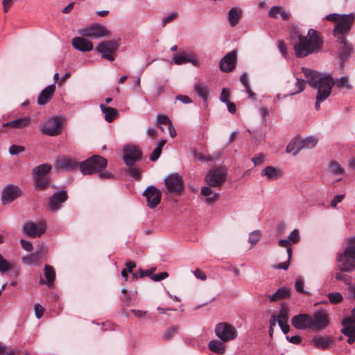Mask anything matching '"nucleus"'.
I'll use <instances>...</instances> for the list:
<instances>
[{"mask_svg":"<svg viewBox=\"0 0 355 355\" xmlns=\"http://www.w3.org/2000/svg\"><path fill=\"white\" fill-rule=\"evenodd\" d=\"M307 78L308 84L313 88H318L315 107L317 110L320 108V103L325 101L331 92L332 87L336 85L340 89H352V86L347 76H343L336 82L331 76H324L316 71L302 69Z\"/></svg>","mask_w":355,"mask_h":355,"instance_id":"obj_1","label":"nucleus"},{"mask_svg":"<svg viewBox=\"0 0 355 355\" xmlns=\"http://www.w3.org/2000/svg\"><path fill=\"white\" fill-rule=\"evenodd\" d=\"M291 324L297 329H309L315 332L321 331L329 326V314L325 309L318 310L312 315L300 313L293 317Z\"/></svg>","mask_w":355,"mask_h":355,"instance_id":"obj_2","label":"nucleus"},{"mask_svg":"<svg viewBox=\"0 0 355 355\" xmlns=\"http://www.w3.org/2000/svg\"><path fill=\"white\" fill-rule=\"evenodd\" d=\"M299 42L294 45L297 58H304L311 53L318 52L322 47L323 40L320 33L311 28L306 36L299 35Z\"/></svg>","mask_w":355,"mask_h":355,"instance_id":"obj_3","label":"nucleus"},{"mask_svg":"<svg viewBox=\"0 0 355 355\" xmlns=\"http://www.w3.org/2000/svg\"><path fill=\"white\" fill-rule=\"evenodd\" d=\"M107 164V161L105 158L99 155H93L80 164V170L84 175H90L101 171Z\"/></svg>","mask_w":355,"mask_h":355,"instance_id":"obj_4","label":"nucleus"},{"mask_svg":"<svg viewBox=\"0 0 355 355\" xmlns=\"http://www.w3.org/2000/svg\"><path fill=\"white\" fill-rule=\"evenodd\" d=\"M52 166L49 164H42L33 170L35 186L37 189L43 190L49 186L51 180L47 176Z\"/></svg>","mask_w":355,"mask_h":355,"instance_id":"obj_5","label":"nucleus"},{"mask_svg":"<svg viewBox=\"0 0 355 355\" xmlns=\"http://www.w3.org/2000/svg\"><path fill=\"white\" fill-rule=\"evenodd\" d=\"M214 333L223 343L234 340L238 336L236 329L232 324L225 322L218 323L215 327Z\"/></svg>","mask_w":355,"mask_h":355,"instance_id":"obj_6","label":"nucleus"},{"mask_svg":"<svg viewBox=\"0 0 355 355\" xmlns=\"http://www.w3.org/2000/svg\"><path fill=\"white\" fill-rule=\"evenodd\" d=\"M355 21V15H344L342 19L335 25L334 28V35L337 39L345 38V35L348 34L351 26Z\"/></svg>","mask_w":355,"mask_h":355,"instance_id":"obj_7","label":"nucleus"},{"mask_svg":"<svg viewBox=\"0 0 355 355\" xmlns=\"http://www.w3.org/2000/svg\"><path fill=\"white\" fill-rule=\"evenodd\" d=\"M78 33L83 36L97 39L110 35V31L103 25L94 24L78 30Z\"/></svg>","mask_w":355,"mask_h":355,"instance_id":"obj_8","label":"nucleus"},{"mask_svg":"<svg viewBox=\"0 0 355 355\" xmlns=\"http://www.w3.org/2000/svg\"><path fill=\"white\" fill-rule=\"evenodd\" d=\"M227 171L223 168H214L207 174L205 180L207 184L214 187H220L225 182Z\"/></svg>","mask_w":355,"mask_h":355,"instance_id":"obj_9","label":"nucleus"},{"mask_svg":"<svg viewBox=\"0 0 355 355\" xmlns=\"http://www.w3.org/2000/svg\"><path fill=\"white\" fill-rule=\"evenodd\" d=\"M62 121L58 116H53L44 121L40 125L41 131L49 136H55L61 132Z\"/></svg>","mask_w":355,"mask_h":355,"instance_id":"obj_10","label":"nucleus"},{"mask_svg":"<svg viewBox=\"0 0 355 355\" xmlns=\"http://www.w3.org/2000/svg\"><path fill=\"white\" fill-rule=\"evenodd\" d=\"M142 159V153L140 149L134 145H126L123 150V159L128 166H133L137 162Z\"/></svg>","mask_w":355,"mask_h":355,"instance_id":"obj_11","label":"nucleus"},{"mask_svg":"<svg viewBox=\"0 0 355 355\" xmlns=\"http://www.w3.org/2000/svg\"><path fill=\"white\" fill-rule=\"evenodd\" d=\"M118 42L116 41H103L96 47V51L101 53L102 58L110 61L114 60V53L117 50Z\"/></svg>","mask_w":355,"mask_h":355,"instance_id":"obj_12","label":"nucleus"},{"mask_svg":"<svg viewBox=\"0 0 355 355\" xmlns=\"http://www.w3.org/2000/svg\"><path fill=\"white\" fill-rule=\"evenodd\" d=\"M164 184L170 193H179L184 190L182 178L177 173L169 174L164 179Z\"/></svg>","mask_w":355,"mask_h":355,"instance_id":"obj_13","label":"nucleus"},{"mask_svg":"<svg viewBox=\"0 0 355 355\" xmlns=\"http://www.w3.org/2000/svg\"><path fill=\"white\" fill-rule=\"evenodd\" d=\"M46 228L44 222L40 221L38 223L28 222L26 223L22 227L23 232L29 237L37 238L42 235Z\"/></svg>","mask_w":355,"mask_h":355,"instance_id":"obj_14","label":"nucleus"},{"mask_svg":"<svg viewBox=\"0 0 355 355\" xmlns=\"http://www.w3.org/2000/svg\"><path fill=\"white\" fill-rule=\"evenodd\" d=\"M336 261L341 272H350L355 270V257L346 253L345 250L338 254Z\"/></svg>","mask_w":355,"mask_h":355,"instance_id":"obj_15","label":"nucleus"},{"mask_svg":"<svg viewBox=\"0 0 355 355\" xmlns=\"http://www.w3.org/2000/svg\"><path fill=\"white\" fill-rule=\"evenodd\" d=\"M143 195L146 198L147 205L151 209L156 207L160 202L162 193L155 186L148 187Z\"/></svg>","mask_w":355,"mask_h":355,"instance_id":"obj_16","label":"nucleus"},{"mask_svg":"<svg viewBox=\"0 0 355 355\" xmlns=\"http://www.w3.org/2000/svg\"><path fill=\"white\" fill-rule=\"evenodd\" d=\"M343 327L342 333L348 337L347 343L353 344L355 342V318L347 317L342 320Z\"/></svg>","mask_w":355,"mask_h":355,"instance_id":"obj_17","label":"nucleus"},{"mask_svg":"<svg viewBox=\"0 0 355 355\" xmlns=\"http://www.w3.org/2000/svg\"><path fill=\"white\" fill-rule=\"evenodd\" d=\"M21 191L20 189L15 185L9 184L5 187L1 193V201L3 205H7L12 202L17 197L20 196Z\"/></svg>","mask_w":355,"mask_h":355,"instance_id":"obj_18","label":"nucleus"},{"mask_svg":"<svg viewBox=\"0 0 355 355\" xmlns=\"http://www.w3.org/2000/svg\"><path fill=\"white\" fill-rule=\"evenodd\" d=\"M237 53L235 50L226 54L220 61L219 67L225 72L232 71L236 66Z\"/></svg>","mask_w":355,"mask_h":355,"instance_id":"obj_19","label":"nucleus"},{"mask_svg":"<svg viewBox=\"0 0 355 355\" xmlns=\"http://www.w3.org/2000/svg\"><path fill=\"white\" fill-rule=\"evenodd\" d=\"M68 198L66 191H61L53 193L49 198V206L53 211H58Z\"/></svg>","mask_w":355,"mask_h":355,"instance_id":"obj_20","label":"nucleus"},{"mask_svg":"<svg viewBox=\"0 0 355 355\" xmlns=\"http://www.w3.org/2000/svg\"><path fill=\"white\" fill-rule=\"evenodd\" d=\"M78 162L70 157H62L56 160L55 167L58 170H63L66 171H73L77 168Z\"/></svg>","mask_w":355,"mask_h":355,"instance_id":"obj_21","label":"nucleus"},{"mask_svg":"<svg viewBox=\"0 0 355 355\" xmlns=\"http://www.w3.org/2000/svg\"><path fill=\"white\" fill-rule=\"evenodd\" d=\"M73 46L80 51H90L93 49V44L83 37H76L72 40Z\"/></svg>","mask_w":355,"mask_h":355,"instance_id":"obj_22","label":"nucleus"},{"mask_svg":"<svg viewBox=\"0 0 355 355\" xmlns=\"http://www.w3.org/2000/svg\"><path fill=\"white\" fill-rule=\"evenodd\" d=\"M55 92V85H51L47 86L43 89L37 98V103L40 105L46 104L51 98Z\"/></svg>","mask_w":355,"mask_h":355,"instance_id":"obj_23","label":"nucleus"},{"mask_svg":"<svg viewBox=\"0 0 355 355\" xmlns=\"http://www.w3.org/2000/svg\"><path fill=\"white\" fill-rule=\"evenodd\" d=\"M171 62L180 65L187 62H191L194 65L197 64V62L192 55H189L187 52H181L174 54L171 59Z\"/></svg>","mask_w":355,"mask_h":355,"instance_id":"obj_24","label":"nucleus"},{"mask_svg":"<svg viewBox=\"0 0 355 355\" xmlns=\"http://www.w3.org/2000/svg\"><path fill=\"white\" fill-rule=\"evenodd\" d=\"M44 272L46 281L41 278L40 280V284H46L49 288H51L54 284L55 279V270L53 266L46 264L44 266Z\"/></svg>","mask_w":355,"mask_h":355,"instance_id":"obj_25","label":"nucleus"},{"mask_svg":"<svg viewBox=\"0 0 355 355\" xmlns=\"http://www.w3.org/2000/svg\"><path fill=\"white\" fill-rule=\"evenodd\" d=\"M31 118L26 116L24 118L17 119L15 120L7 122L3 125V127H10L15 129H21L29 124Z\"/></svg>","mask_w":355,"mask_h":355,"instance_id":"obj_26","label":"nucleus"},{"mask_svg":"<svg viewBox=\"0 0 355 355\" xmlns=\"http://www.w3.org/2000/svg\"><path fill=\"white\" fill-rule=\"evenodd\" d=\"M278 15H280L283 20H287L291 17V13L283 10L281 6H272L268 11V16L272 18H277Z\"/></svg>","mask_w":355,"mask_h":355,"instance_id":"obj_27","label":"nucleus"},{"mask_svg":"<svg viewBox=\"0 0 355 355\" xmlns=\"http://www.w3.org/2000/svg\"><path fill=\"white\" fill-rule=\"evenodd\" d=\"M194 90L204 101H207L209 96V87L207 85L201 81H198L194 85Z\"/></svg>","mask_w":355,"mask_h":355,"instance_id":"obj_28","label":"nucleus"},{"mask_svg":"<svg viewBox=\"0 0 355 355\" xmlns=\"http://www.w3.org/2000/svg\"><path fill=\"white\" fill-rule=\"evenodd\" d=\"M338 41L340 44H342L339 57L340 59L343 61L351 54L352 51V46L347 42L345 38H343V41L342 39H338Z\"/></svg>","mask_w":355,"mask_h":355,"instance_id":"obj_29","label":"nucleus"},{"mask_svg":"<svg viewBox=\"0 0 355 355\" xmlns=\"http://www.w3.org/2000/svg\"><path fill=\"white\" fill-rule=\"evenodd\" d=\"M100 108L105 114V120L109 123L112 122L118 116V111L115 108L107 107L103 104L100 105Z\"/></svg>","mask_w":355,"mask_h":355,"instance_id":"obj_30","label":"nucleus"},{"mask_svg":"<svg viewBox=\"0 0 355 355\" xmlns=\"http://www.w3.org/2000/svg\"><path fill=\"white\" fill-rule=\"evenodd\" d=\"M241 10L238 8H232L229 10L227 17L232 26H235L238 24L241 17Z\"/></svg>","mask_w":355,"mask_h":355,"instance_id":"obj_31","label":"nucleus"},{"mask_svg":"<svg viewBox=\"0 0 355 355\" xmlns=\"http://www.w3.org/2000/svg\"><path fill=\"white\" fill-rule=\"evenodd\" d=\"M331 343V340L327 337H315L311 340V344L315 348L325 349H327Z\"/></svg>","mask_w":355,"mask_h":355,"instance_id":"obj_32","label":"nucleus"},{"mask_svg":"<svg viewBox=\"0 0 355 355\" xmlns=\"http://www.w3.org/2000/svg\"><path fill=\"white\" fill-rule=\"evenodd\" d=\"M301 139L295 138L286 146V152L296 155L300 150L303 149Z\"/></svg>","mask_w":355,"mask_h":355,"instance_id":"obj_33","label":"nucleus"},{"mask_svg":"<svg viewBox=\"0 0 355 355\" xmlns=\"http://www.w3.org/2000/svg\"><path fill=\"white\" fill-rule=\"evenodd\" d=\"M221 340H212L208 344L209 350L218 354H223L225 352V346Z\"/></svg>","mask_w":355,"mask_h":355,"instance_id":"obj_34","label":"nucleus"},{"mask_svg":"<svg viewBox=\"0 0 355 355\" xmlns=\"http://www.w3.org/2000/svg\"><path fill=\"white\" fill-rule=\"evenodd\" d=\"M290 296V289L286 287L279 288L275 293L269 296L271 302H276L279 300L288 297Z\"/></svg>","mask_w":355,"mask_h":355,"instance_id":"obj_35","label":"nucleus"},{"mask_svg":"<svg viewBox=\"0 0 355 355\" xmlns=\"http://www.w3.org/2000/svg\"><path fill=\"white\" fill-rule=\"evenodd\" d=\"M261 175L266 176L269 180H276L280 176V172L275 167L268 166L262 170Z\"/></svg>","mask_w":355,"mask_h":355,"instance_id":"obj_36","label":"nucleus"},{"mask_svg":"<svg viewBox=\"0 0 355 355\" xmlns=\"http://www.w3.org/2000/svg\"><path fill=\"white\" fill-rule=\"evenodd\" d=\"M329 168V171L335 175H343L345 173L344 168L336 161H332Z\"/></svg>","mask_w":355,"mask_h":355,"instance_id":"obj_37","label":"nucleus"},{"mask_svg":"<svg viewBox=\"0 0 355 355\" xmlns=\"http://www.w3.org/2000/svg\"><path fill=\"white\" fill-rule=\"evenodd\" d=\"M41 259L39 253H32L22 257V261L28 265L36 264Z\"/></svg>","mask_w":355,"mask_h":355,"instance_id":"obj_38","label":"nucleus"},{"mask_svg":"<svg viewBox=\"0 0 355 355\" xmlns=\"http://www.w3.org/2000/svg\"><path fill=\"white\" fill-rule=\"evenodd\" d=\"M302 145L303 148H312L315 146L318 143V139L316 137L311 136L305 138L304 139H301Z\"/></svg>","mask_w":355,"mask_h":355,"instance_id":"obj_39","label":"nucleus"},{"mask_svg":"<svg viewBox=\"0 0 355 355\" xmlns=\"http://www.w3.org/2000/svg\"><path fill=\"white\" fill-rule=\"evenodd\" d=\"M171 121L165 114H159L156 119V125L162 131H164V128L159 125H171Z\"/></svg>","mask_w":355,"mask_h":355,"instance_id":"obj_40","label":"nucleus"},{"mask_svg":"<svg viewBox=\"0 0 355 355\" xmlns=\"http://www.w3.org/2000/svg\"><path fill=\"white\" fill-rule=\"evenodd\" d=\"M178 327L176 326L170 327L166 329L162 336L164 340H168L171 339L178 332Z\"/></svg>","mask_w":355,"mask_h":355,"instance_id":"obj_41","label":"nucleus"},{"mask_svg":"<svg viewBox=\"0 0 355 355\" xmlns=\"http://www.w3.org/2000/svg\"><path fill=\"white\" fill-rule=\"evenodd\" d=\"M240 81L245 87L246 92L249 94V97H252V96H254V94L252 93L250 89V86L248 78V74L246 72L242 73V75L240 77Z\"/></svg>","mask_w":355,"mask_h":355,"instance_id":"obj_42","label":"nucleus"},{"mask_svg":"<svg viewBox=\"0 0 355 355\" xmlns=\"http://www.w3.org/2000/svg\"><path fill=\"white\" fill-rule=\"evenodd\" d=\"M12 264L5 259L1 254H0V272L4 273L12 269Z\"/></svg>","mask_w":355,"mask_h":355,"instance_id":"obj_43","label":"nucleus"},{"mask_svg":"<svg viewBox=\"0 0 355 355\" xmlns=\"http://www.w3.org/2000/svg\"><path fill=\"white\" fill-rule=\"evenodd\" d=\"M280 247L285 248L286 249L287 254L288 255V260L291 259L292 255V248L291 243L287 239H280L278 242Z\"/></svg>","mask_w":355,"mask_h":355,"instance_id":"obj_44","label":"nucleus"},{"mask_svg":"<svg viewBox=\"0 0 355 355\" xmlns=\"http://www.w3.org/2000/svg\"><path fill=\"white\" fill-rule=\"evenodd\" d=\"M328 298L331 304H336L343 301V296L340 293L334 292L328 294Z\"/></svg>","mask_w":355,"mask_h":355,"instance_id":"obj_45","label":"nucleus"},{"mask_svg":"<svg viewBox=\"0 0 355 355\" xmlns=\"http://www.w3.org/2000/svg\"><path fill=\"white\" fill-rule=\"evenodd\" d=\"M288 310L286 307H282L279 311V314L277 315V322L281 321L282 322H287V320L288 319Z\"/></svg>","mask_w":355,"mask_h":355,"instance_id":"obj_46","label":"nucleus"},{"mask_svg":"<svg viewBox=\"0 0 355 355\" xmlns=\"http://www.w3.org/2000/svg\"><path fill=\"white\" fill-rule=\"evenodd\" d=\"M345 250H346V253H349L352 257H355V236L348 240L347 245Z\"/></svg>","mask_w":355,"mask_h":355,"instance_id":"obj_47","label":"nucleus"},{"mask_svg":"<svg viewBox=\"0 0 355 355\" xmlns=\"http://www.w3.org/2000/svg\"><path fill=\"white\" fill-rule=\"evenodd\" d=\"M0 355H15V349L0 343Z\"/></svg>","mask_w":355,"mask_h":355,"instance_id":"obj_48","label":"nucleus"},{"mask_svg":"<svg viewBox=\"0 0 355 355\" xmlns=\"http://www.w3.org/2000/svg\"><path fill=\"white\" fill-rule=\"evenodd\" d=\"M260 238L261 234L259 231H254L249 234L248 241L253 246L258 243V241L260 240Z\"/></svg>","mask_w":355,"mask_h":355,"instance_id":"obj_49","label":"nucleus"},{"mask_svg":"<svg viewBox=\"0 0 355 355\" xmlns=\"http://www.w3.org/2000/svg\"><path fill=\"white\" fill-rule=\"evenodd\" d=\"M335 277L338 281H343L346 285H350L352 283L350 276L343 274L340 270L336 274Z\"/></svg>","mask_w":355,"mask_h":355,"instance_id":"obj_50","label":"nucleus"},{"mask_svg":"<svg viewBox=\"0 0 355 355\" xmlns=\"http://www.w3.org/2000/svg\"><path fill=\"white\" fill-rule=\"evenodd\" d=\"M288 238L291 243L294 244L298 243L300 240L299 230L297 229L293 230L288 235Z\"/></svg>","mask_w":355,"mask_h":355,"instance_id":"obj_51","label":"nucleus"},{"mask_svg":"<svg viewBox=\"0 0 355 355\" xmlns=\"http://www.w3.org/2000/svg\"><path fill=\"white\" fill-rule=\"evenodd\" d=\"M127 173L130 174L134 179L139 180L141 179V172L140 170L137 168H129L127 171Z\"/></svg>","mask_w":355,"mask_h":355,"instance_id":"obj_52","label":"nucleus"},{"mask_svg":"<svg viewBox=\"0 0 355 355\" xmlns=\"http://www.w3.org/2000/svg\"><path fill=\"white\" fill-rule=\"evenodd\" d=\"M25 150L24 147L21 146L17 145H12L9 148V153L12 155H19V153L24 152Z\"/></svg>","mask_w":355,"mask_h":355,"instance_id":"obj_53","label":"nucleus"},{"mask_svg":"<svg viewBox=\"0 0 355 355\" xmlns=\"http://www.w3.org/2000/svg\"><path fill=\"white\" fill-rule=\"evenodd\" d=\"M305 85L306 82L304 80L297 78L295 86L297 87V89L295 92L291 93V95L302 92L304 89Z\"/></svg>","mask_w":355,"mask_h":355,"instance_id":"obj_54","label":"nucleus"},{"mask_svg":"<svg viewBox=\"0 0 355 355\" xmlns=\"http://www.w3.org/2000/svg\"><path fill=\"white\" fill-rule=\"evenodd\" d=\"M265 160V155L263 153H259L254 157H252V161L255 166L261 165Z\"/></svg>","mask_w":355,"mask_h":355,"instance_id":"obj_55","label":"nucleus"},{"mask_svg":"<svg viewBox=\"0 0 355 355\" xmlns=\"http://www.w3.org/2000/svg\"><path fill=\"white\" fill-rule=\"evenodd\" d=\"M344 15H340L337 13H331L326 16L325 19L330 21L336 22V24L343 18Z\"/></svg>","mask_w":355,"mask_h":355,"instance_id":"obj_56","label":"nucleus"},{"mask_svg":"<svg viewBox=\"0 0 355 355\" xmlns=\"http://www.w3.org/2000/svg\"><path fill=\"white\" fill-rule=\"evenodd\" d=\"M168 274L166 272H162L150 276V279L154 282H159L168 277Z\"/></svg>","mask_w":355,"mask_h":355,"instance_id":"obj_57","label":"nucleus"},{"mask_svg":"<svg viewBox=\"0 0 355 355\" xmlns=\"http://www.w3.org/2000/svg\"><path fill=\"white\" fill-rule=\"evenodd\" d=\"M34 310L35 313V316L37 318L40 319L42 318L44 313V309L38 303H36L34 305Z\"/></svg>","mask_w":355,"mask_h":355,"instance_id":"obj_58","label":"nucleus"},{"mask_svg":"<svg viewBox=\"0 0 355 355\" xmlns=\"http://www.w3.org/2000/svg\"><path fill=\"white\" fill-rule=\"evenodd\" d=\"M278 49L279 51L281 52L282 55L285 58H288V51L284 41H279L278 42Z\"/></svg>","mask_w":355,"mask_h":355,"instance_id":"obj_59","label":"nucleus"},{"mask_svg":"<svg viewBox=\"0 0 355 355\" xmlns=\"http://www.w3.org/2000/svg\"><path fill=\"white\" fill-rule=\"evenodd\" d=\"M295 290L297 292L301 293H304V282H303V280L301 278H297L295 280Z\"/></svg>","mask_w":355,"mask_h":355,"instance_id":"obj_60","label":"nucleus"},{"mask_svg":"<svg viewBox=\"0 0 355 355\" xmlns=\"http://www.w3.org/2000/svg\"><path fill=\"white\" fill-rule=\"evenodd\" d=\"M20 243L22 248L28 252H31L33 249V244L28 241L21 239Z\"/></svg>","mask_w":355,"mask_h":355,"instance_id":"obj_61","label":"nucleus"},{"mask_svg":"<svg viewBox=\"0 0 355 355\" xmlns=\"http://www.w3.org/2000/svg\"><path fill=\"white\" fill-rule=\"evenodd\" d=\"M162 150L160 149L159 147H156L152 152V154L150 156V159L153 162L156 161L159 157Z\"/></svg>","mask_w":355,"mask_h":355,"instance_id":"obj_62","label":"nucleus"},{"mask_svg":"<svg viewBox=\"0 0 355 355\" xmlns=\"http://www.w3.org/2000/svg\"><path fill=\"white\" fill-rule=\"evenodd\" d=\"M229 96H230V92L229 91L226 89V88H223L221 91V93H220V100L223 102V103H227L228 101H230L228 100L229 98Z\"/></svg>","mask_w":355,"mask_h":355,"instance_id":"obj_63","label":"nucleus"},{"mask_svg":"<svg viewBox=\"0 0 355 355\" xmlns=\"http://www.w3.org/2000/svg\"><path fill=\"white\" fill-rule=\"evenodd\" d=\"M286 340L293 344L299 345L302 341V338L299 336H286Z\"/></svg>","mask_w":355,"mask_h":355,"instance_id":"obj_64","label":"nucleus"}]
</instances>
